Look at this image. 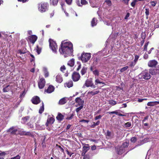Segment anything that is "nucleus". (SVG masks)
<instances>
[{
	"label": "nucleus",
	"mask_w": 159,
	"mask_h": 159,
	"mask_svg": "<svg viewBox=\"0 0 159 159\" xmlns=\"http://www.w3.org/2000/svg\"><path fill=\"white\" fill-rule=\"evenodd\" d=\"M59 51L61 54H70L73 51V44L70 42L62 41L61 42Z\"/></svg>",
	"instance_id": "1"
},
{
	"label": "nucleus",
	"mask_w": 159,
	"mask_h": 159,
	"mask_svg": "<svg viewBox=\"0 0 159 159\" xmlns=\"http://www.w3.org/2000/svg\"><path fill=\"white\" fill-rule=\"evenodd\" d=\"M150 72H148L147 70H145L142 71L139 75V78L140 79H143L146 80H148L151 78V76Z\"/></svg>",
	"instance_id": "2"
},
{
	"label": "nucleus",
	"mask_w": 159,
	"mask_h": 159,
	"mask_svg": "<svg viewBox=\"0 0 159 159\" xmlns=\"http://www.w3.org/2000/svg\"><path fill=\"white\" fill-rule=\"evenodd\" d=\"M91 57L90 53L83 52L81 54L80 59L83 63H86L89 60Z\"/></svg>",
	"instance_id": "3"
},
{
	"label": "nucleus",
	"mask_w": 159,
	"mask_h": 159,
	"mask_svg": "<svg viewBox=\"0 0 159 159\" xmlns=\"http://www.w3.org/2000/svg\"><path fill=\"white\" fill-rule=\"evenodd\" d=\"M49 41L50 48L53 52L55 53H56L57 49V46L56 42L52 39H49Z\"/></svg>",
	"instance_id": "4"
},
{
	"label": "nucleus",
	"mask_w": 159,
	"mask_h": 159,
	"mask_svg": "<svg viewBox=\"0 0 159 159\" xmlns=\"http://www.w3.org/2000/svg\"><path fill=\"white\" fill-rule=\"evenodd\" d=\"M48 6V4L47 3H39L38 4V9L41 12H43L46 11Z\"/></svg>",
	"instance_id": "5"
},
{
	"label": "nucleus",
	"mask_w": 159,
	"mask_h": 159,
	"mask_svg": "<svg viewBox=\"0 0 159 159\" xmlns=\"http://www.w3.org/2000/svg\"><path fill=\"white\" fill-rule=\"evenodd\" d=\"M84 85L87 87H91L93 89H94L96 88L95 85H94L93 83L92 79H88L87 80L85 81Z\"/></svg>",
	"instance_id": "6"
},
{
	"label": "nucleus",
	"mask_w": 159,
	"mask_h": 159,
	"mask_svg": "<svg viewBox=\"0 0 159 159\" xmlns=\"http://www.w3.org/2000/svg\"><path fill=\"white\" fill-rule=\"evenodd\" d=\"M149 71L152 75H159V66L155 67L154 69H149Z\"/></svg>",
	"instance_id": "7"
},
{
	"label": "nucleus",
	"mask_w": 159,
	"mask_h": 159,
	"mask_svg": "<svg viewBox=\"0 0 159 159\" xmlns=\"http://www.w3.org/2000/svg\"><path fill=\"white\" fill-rule=\"evenodd\" d=\"M72 77L73 80L76 82L80 80V76L79 73L75 71L72 74Z\"/></svg>",
	"instance_id": "8"
},
{
	"label": "nucleus",
	"mask_w": 159,
	"mask_h": 159,
	"mask_svg": "<svg viewBox=\"0 0 159 159\" xmlns=\"http://www.w3.org/2000/svg\"><path fill=\"white\" fill-rule=\"evenodd\" d=\"M37 39V37L35 35H31L28 37V39L30 42L33 44L34 43Z\"/></svg>",
	"instance_id": "9"
},
{
	"label": "nucleus",
	"mask_w": 159,
	"mask_h": 159,
	"mask_svg": "<svg viewBox=\"0 0 159 159\" xmlns=\"http://www.w3.org/2000/svg\"><path fill=\"white\" fill-rule=\"evenodd\" d=\"M45 79L43 78H41L40 79L38 82V86L40 89H42L44 87L45 84Z\"/></svg>",
	"instance_id": "10"
},
{
	"label": "nucleus",
	"mask_w": 159,
	"mask_h": 159,
	"mask_svg": "<svg viewBox=\"0 0 159 159\" xmlns=\"http://www.w3.org/2000/svg\"><path fill=\"white\" fill-rule=\"evenodd\" d=\"M158 62L155 60H152L149 61L148 63V66L149 67H155Z\"/></svg>",
	"instance_id": "11"
},
{
	"label": "nucleus",
	"mask_w": 159,
	"mask_h": 159,
	"mask_svg": "<svg viewBox=\"0 0 159 159\" xmlns=\"http://www.w3.org/2000/svg\"><path fill=\"white\" fill-rule=\"evenodd\" d=\"M55 90V87L52 85H49L47 89H45L44 91L47 93H50L53 92Z\"/></svg>",
	"instance_id": "12"
},
{
	"label": "nucleus",
	"mask_w": 159,
	"mask_h": 159,
	"mask_svg": "<svg viewBox=\"0 0 159 159\" xmlns=\"http://www.w3.org/2000/svg\"><path fill=\"white\" fill-rule=\"evenodd\" d=\"M55 121V119L53 117H48L45 124L46 126L47 127L49 124H52Z\"/></svg>",
	"instance_id": "13"
},
{
	"label": "nucleus",
	"mask_w": 159,
	"mask_h": 159,
	"mask_svg": "<svg viewBox=\"0 0 159 159\" xmlns=\"http://www.w3.org/2000/svg\"><path fill=\"white\" fill-rule=\"evenodd\" d=\"M31 102L33 104L36 105L40 102V100L39 97L35 96L32 98Z\"/></svg>",
	"instance_id": "14"
},
{
	"label": "nucleus",
	"mask_w": 159,
	"mask_h": 159,
	"mask_svg": "<svg viewBox=\"0 0 159 159\" xmlns=\"http://www.w3.org/2000/svg\"><path fill=\"white\" fill-rule=\"evenodd\" d=\"M116 151L118 154L121 155L124 152L125 150L120 146L116 148Z\"/></svg>",
	"instance_id": "15"
},
{
	"label": "nucleus",
	"mask_w": 159,
	"mask_h": 159,
	"mask_svg": "<svg viewBox=\"0 0 159 159\" xmlns=\"http://www.w3.org/2000/svg\"><path fill=\"white\" fill-rule=\"evenodd\" d=\"M17 131V129H14V127L13 126L10 128L8 129L7 131V132H10L11 134H15L16 132Z\"/></svg>",
	"instance_id": "16"
},
{
	"label": "nucleus",
	"mask_w": 159,
	"mask_h": 159,
	"mask_svg": "<svg viewBox=\"0 0 159 159\" xmlns=\"http://www.w3.org/2000/svg\"><path fill=\"white\" fill-rule=\"evenodd\" d=\"M159 104V101L150 102L147 103V105L148 106L153 107L155 105Z\"/></svg>",
	"instance_id": "17"
},
{
	"label": "nucleus",
	"mask_w": 159,
	"mask_h": 159,
	"mask_svg": "<svg viewBox=\"0 0 159 159\" xmlns=\"http://www.w3.org/2000/svg\"><path fill=\"white\" fill-rule=\"evenodd\" d=\"M75 101L79 105H83L84 102L80 98H76L75 99Z\"/></svg>",
	"instance_id": "18"
},
{
	"label": "nucleus",
	"mask_w": 159,
	"mask_h": 159,
	"mask_svg": "<svg viewBox=\"0 0 159 159\" xmlns=\"http://www.w3.org/2000/svg\"><path fill=\"white\" fill-rule=\"evenodd\" d=\"M64 116L61 113H58L57 116L56 117V119L58 121H61L64 119Z\"/></svg>",
	"instance_id": "19"
},
{
	"label": "nucleus",
	"mask_w": 159,
	"mask_h": 159,
	"mask_svg": "<svg viewBox=\"0 0 159 159\" xmlns=\"http://www.w3.org/2000/svg\"><path fill=\"white\" fill-rule=\"evenodd\" d=\"M75 64V59L72 58L67 63V65L71 67H73Z\"/></svg>",
	"instance_id": "20"
},
{
	"label": "nucleus",
	"mask_w": 159,
	"mask_h": 159,
	"mask_svg": "<svg viewBox=\"0 0 159 159\" xmlns=\"http://www.w3.org/2000/svg\"><path fill=\"white\" fill-rule=\"evenodd\" d=\"M56 81L59 83H61L63 81V79L60 75H57L56 77Z\"/></svg>",
	"instance_id": "21"
},
{
	"label": "nucleus",
	"mask_w": 159,
	"mask_h": 159,
	"mask_svg": "<svg viewBox=\"0 0 159 159\" xmlns=\"http://www.w3.org/2000/svg\"><path fill=\"white\" fill-rule=\"evenodd\" d=\"M86 145V144H85ZM87 146H84L83 147V151L84 153H86L90 148L88 144H86Z\"/></svg>",
	"instance_id": "22"
},
{
	"label": "nucleus",
	"mask_w": 159,
	"mask_h": 159,
	"mask_svg": "<svg viewBox=\"0 0 159 159\" xmlns=\"http://www.w3.org/2000/svg\"><path fill=\"white\" fill-rule=\"evenodd\" d=\"M67 102V100L65 98H63L60 100L59 102V104L60 105H63Z\"/></svg>",
	"instance_id": "23"
},
{
	"label": "nucleus",
	"mask_w": 159,
	"mask_h": 159,
	"mask_svg": "<svg viewBox=\"0 0 159 159\" xmlns=\"http://www.w3.org/2000/svg\"><path fill=\"white\" fill-rule=\"evenodd\" d=\"M108 113L109 114H115L117 115H118L119 116H126L125 115L120 113L116 111L109 112Z\"/></svg>",
	"instance_id": "24"
},
{
	"label": "nucleus",
	"mask_w": 159,
	"mask_h": 159,
	"mask_svg": "<svg viewBox=\"0 0 159 159\" xmlns=\"http://www.w3.org/2000/svg\"><path fill=\"white\" fill-rule=\"evenodd\" d=\"M30 119L29 116H25L22 118V123L23 124L25 123Z\"/></svg>",
	"instance_id": "25"
},
{
	"label": "nucleus",
	"mask_w": 159,
	"mask_h": 159,
	"mask_svg": "<svg viewBox=\"0 0 159 159\" xmlns=\"http://www.w3.org/2000/svg\"><path fill=\"white\" fill-rule=\"evenodd\" d=\"M87 69V67L84 66L83 67L81 70V74L82 75H84L86 73Z\"/></svg>",
	"instance_id": "26"
},
{
	"label": "nucleus",
	"mask_w": 159,
	"mask_h": 159,
	"mask_svg": "<svg viewBox=\"0 0 159 159\" xmlns=\"http://www.w3.org/2000/svg\"><path fill=\"white\" fill-rule=\"evenodd\" d=\"M97 19L95 18H93L91 21V26L92 27L95 26L97 25Z\"/></svg>",
	"instance_id": "27"
},
{
	"label": "nucleus",
	"mask_w": 159,
	"mask_h": 159,
	"mask_svg": "<svg viewBox=\"0 0 159 159\" xmlns=\"http://www.w3.org/2000/svg\"><path fill=\"white\" fill-rule=\"evenodd\" d=\"M11 89V86H10L9 85H7L6 87L4 88L3 89V91L4 92H8Z\"/></svg>",
	"instance_id": "28"
},
{
	"label": "nucleus",
	"mask_w": 159,
	"mask_h": 159,
	"mask_svg": "<svg viewBox=\"0 0 159 159\" xmlns=\"http://www.w3.org/2000/svg\"><path fill=\"white\" fill-rule=\"evenodd\" d=\"M98 84H103L104 85H106V84L104 83V82L103 81H101L99 79H96L95 80V85H97Z\"/></svg>",
	"instance_id": "29"
},
{
	"label": "nucleus",
	"mask_w": 159,
	"mask_h": 159,
	"mask_svg": "<svg viewBox=\"0 0 159 159\" xmlns=\"http://www.w3.org/2000/svg\"><path fill=\"white\" fill-rule=\"evenodd\" d=\"M93 66H96L97 65L98 63V58L97 57H94L93 59Z\"/></svg>",
	"instance_id": "30"
},
{
	"label": "nucleus",
	"mask_w": 159,
	"mask_h": 159,
	"mask_svg": "<svg viewBox=\"0 0 159 159\" xmlns=\"http://www.w3.org/2000/svg\"><path fill=\"white\" fill-rule=\"evenodd\" d=\"M108 102L109 104L112 106H114L117 104L116 102L112 99L109 100Z\"/></svg>",
	"instance_id": "31"
},
{
	"label": "nucleus",
	"mask_w": 159,
	"mask_h": 159,
	"mask_svg": "<svg viewBox=\"0 0 159 159\" xmlns=\"http://www.w3.org/2000/svg\"><path fill=\"white\" fill-rule=\"evenodd\" d=\"M44 110V104L43 102H42V104L41 106L40 107L39 110V113L40 114H42Z\"/></svg>",
	"instance_id": "32"
},
{
	"label": "nucleus",
	"mask_w": 159,
	"mask_h": 159,
	"mask_svg": "<svg viewBox=\"0 0 159 159\" xmlns=\"http://www.w3.org/2000/svg\"><path fill=\"white\" fill-rule=\"evenodd\" d=\"M129 145L128 142H125L122 143V145L120 146L121 147H122L125 150V148L128 147Z\"/></svg>",
	"instance_id": "33"
},
{
	"label": "nucleus",
	"mask_w": 159,
	"mask_h": 159,
	"mask_svg": "<svg viewBox=\"0 0 159 159\" xmlns=\"http://www.w3.org/2000/svg\"><path fill=\"white\" fill-rule=\"evenodd\" d=\"M66 86L69 88L72 87L73 86V83L72 81H69L67 83Z\"/></svg>",
	"instance_id": "34"
},
{
	"label": "nucleus",
	"mask_w": 159,
	"mask_h": 159,
	"mask_svg": "<svg viewBox=\"0 0 159 159\" xmlns=\"http://www.w3.org/2000/svg\"><path fill=\"white\" fill-rule=\"evenodd\" d=\"M100 123L99 120H98L96 123L93 122V124L91 125V127L92 128H94L96 126L98 125Z\"/></svg>",
	"instance_id": "35"
},
{
	"label": "nucleus",
	"mask_w": 159,
	"mask_h": 159,
	"mask_svg": "<svg viewBox=\"0 0 159 159\" xmlns=\"http://www.w3.org/2000/svg\"><path fill=\"white\" fill-rule=\"evenodd\" d=\"M99 91H89L88 92V94H91L92 95H93L96 94H98L99 93Z\"/></svg>",
	"instance_id": "36"
},
{
	"label": "nucleus",
	"mask_w": 159,
	"mask_h": 159,
	"mask_svg": "<svg viewBox=\"0 0 159 159\" xmlns=\"http://www.w3.org/2000/svg\"><path fill=\"white\" fill-rule=\"evenodd\" d=\"M46 138L45 136L44 137L43 139V140L42 142V145L43 148H44L46 147Z\"/></svg>",
	"instance_id": "37"
},
{
	"label": "nucleus",
	"mask_w": 159,
	"mask_h": 159,
	"mask_svg": "<svg viewBox=\"0 0 159 159\" xmlns=\"http://www.w3.org/2000/svg\"><path fill=\"white\" fill-rule=\"evenodd\" d=\"M25 135L28 136L32 138H34V135L33 134V133L29 131L26 132L25 134Z\"/></svg>",
	"instance_id": "38"
},
{
	"label": "nucleus",
	"mask_w": 159,
	"mask_h": 159,
	"mask_svg": "<svg viewBox=\"0 0 159 159\" xmlns=\"http://www.w3.org/2000/svg\"><path fill=\"white\" fill-rule=\"evenodd\" d=\"M42 50V48L40 47L38 45H37L36 46V52L38 54H39L41 52Z\"/></svg>",
	"instance_id": "39"
},
{
	"label": "nucleus",
	"mask_w": 159,
	"mask_h": 159,
	"mask_svg": "<svg viewBox=\"0 0 159 159\" xmlns=\"http://www.w3.org/2000/svg\"><path fill=\"white\" fill-rule=\"evenodd\" d=\"M56 146L59 148L60 149V151L64 153V149L63 148H64V146L63 145H62V147L60 145H58L57 144Z\"/></svg>",
	"instance_id": "40"
},
{
	"label": "nucleus",
	"mask_w": 159,
	"mask_h": 159,
	"mask_svg": "<svg viewBox=\"0 0 159 159\" xmlns=\"http://www.w3.org/2000/svg\"><path fill=\"white\" fill-rule=\"evenodd\" d=\"M93 74L95 76H98L99 75V71L97 69H95L93 71Z\"/></svg>",
	"instance_id": "41"
},
{
	"label": "nucleus",
	"mask_w": 159,
	"mask_h": 159,
	"mask_svg": "<svg viewBox=\"0 0 159 159\" xmlns=\"http://www.w3.org/2000/svg\"><path fill=\"white\" fill-rule=\"evenodd\" d=\"M80 3L82 6L88 4V2L86 0H80Z\"/></svg>",
	"instance_id": "42"
},
{
	"label": "nucleus",
	"mask_w": 159,
	"mask_h": 159,
	"mask_svg": "<svg viewBox=\"0 0 159 159\" xmlns=\"http://www.w3.org/2000/svg\"><path fill=\"white\" fill-rule=\"evenodd\" d=\"M49 14L50 17H52L54 15V10H50L49 11Z\"/></svg>",
	"instance_id": "43"
},
{
	"label": "nucleus",
	"mask_w": 159,
	"mask_h": 159,
	"mask_svg": "<svg viewBox=\"0 0 159 159\" xmlns=\"http://www.w3.org/2000/svg\"><path fill=\"white\" fill-rule=\"evenodd\" d=\"M128 68V66H126L125 67H123V68H121L120 69V71L121 72H124V71L126 70Z\"/></svg>",
	"instance_id": "44"
},
{
	"label": "nucleus",
	"mask_w": 159,
	"mask_h": 159,
	"mask_svg": "<svg viewBox=\"0 0 159 159\" xmlns=\"http://www.w3.org/2000/svg\"><path fill=\"white\" fill-rule=\"evenodd\" d=\"M59 0H50L52 2V4L53 5H57L58 2Z\"/></svg>",
	"instance_id": "45"
},
{
	"label": "nucleus",
	"mask_w": 159,
	"mask_h": 159,
	"mask_svg": "<svg viewBox=\"0 0 159 159\" xmlns=\"http://www.w3.org/2000/svg\"><path fill=\"white\" fill-rule=\"evenodd\" d=\"M137 140V139L136 137H133L131 138L130 139V141L131 142L133 143H135Z\"/></svg>",
	"instance_id": "46"
},
{
	"label": "nucleus",
	"mask_w": 159,
	"mask_h": 159,
	"mask_svg": "<svg viewBox=\"0 0 159 159\" xmlns=\"http://www.w3.org/2000/svg\"><path fill=\"white\" fill-rule=\"evenodd\" d=\"M150 13L149 9V8L145 9V14L147 16H148Z\"/></svg>",
	"instance_id": "47"
},
{
	"label": "nucleus",
	"mask_w": 159,
	"mask_h": 159,
	"mask_svg": "<svg viewBox=\"0 0 159 159\" xmlns=\"http://www.w3.org/2000/svg\"><path fill=\"white\" fill-rule=\"evenodd\" d=\"M74 116V115L73 113L71 114L69 116H67V117L66 118V119L68 120H70L73 118V117Z\"/></svg>",
	"instance_id": "48"
},
{
	"label": "nucleus",
	"mask_w": 159,
	"mask_h": 159,
	"mask_svg": "<svg viewBox=\"0 0 159 159\" xmlns=\"http://www.w3.org/2000/svg\"><path fill=\"white\" fill-rule=\"evenodd\" d=\"M149 42H148L146 43L144 45L143 48V51H147L148 46L149 44Z\"/></svg>",
	"instance_id": "49"
},
{
	"label": "nucleus",
	"mask_w": 159,
	"mask_h": 159,
	"mask_svg": "<svg viewBox=\"0 0 159 159\" xmlns=\"http://www.w3.org/2000/svg\"><path fill=\"white\" fill-rule=\"evenodd\" d=\"M83 105H81L80 107L76 108L75 111L77 112H78L83 107Z\"/></svg>",
	"instance_id": "50"
},
{
	"label": "nucleus",
	"mask_w": 159,
	"mask_h": 159,
	"mask_svg": "<svg viewBox=\"0 0 159 159\" xmlns=\"http://www.w3.org/2000/svg\"><path fill=\"white\" fill-rule=\"evenodd\" d=\"M139 56L137 55H135L134 59V61L136 63L138 61V60L139 58Z\"/></svg>",
	"instance_id": "51"
},
{
	"label": "nucleus",
	"mask_w": 159,
	"mask_h": 159,
	"mask_svg": "<svg viewBox=\"0 0 159 159\" xmlns=\"http://www.w3.org/2000/svg\"><path fill=\"white\" fill-rule=\"evenodd\" d=\"M105 2L109 6H110L111 5V2L110 0H106L105 1Z\"/></svg>",
	"instance_id": "52"
},
{
	"label": "nucleus",
	"mask_w": 159,
	"mask_h": 159,
	"mask_svg": "<svg viewBox=\"0 0 159 159\" xmlns=\"http://www.w3.org/2000/svg\"><path fill=\"white\" fill-rule=\"evenodd\" d=\"M66 69V68L64 65L62 66L60 68L61 71L63 73L64 72V71Z\"/></svg>",
	"instance_id": "53"
},
{
	"label": "nucleus",
	"mask_w": 159,
	"mask_h": 159,
	"mask_svg": "<svg viewBox=\"0 0 159 159\" xmlns=\"http://www.w3.org/2000/svg\"><path fill=\"white\" fill-rule=\"evenodd\" d=\"M77 64H78V66L76 69V71H78L81 68V64L80 62L78 61L77 62Z\"/></svg>",
	"instance_id": "54"
},
{
	"label": "nucleus",
	"mask_w": 159,
	"mask_h": 159,
	"mask_svg": "<svg viewBox=\"0 0 159 159\" xmlns=\"http://www.w3.org/2000/svg\"><path fill=\"white\" fill-rule=\"evenodd\" d=\"M6 154L5 152H2L1 153H0V159H4L3 157H2V156L5 155Z\"/></svg>",
	"instance_id": "55"
},
{
	"label": "nucleus",
	"mask_w": 159,
	"mask_h": 159,
	"mask_svg": "<svg viewBox=\"0 0 159 159\" xmlns=\"http://www.w3.org/2000/svg\"><path fill=\"white\" fill-rule=\"evenodd\" d=\"M150 3L151 6H152L153 7H154L156 6V4L157 3V2L153 1L150 2Z\"/></svg>",
	"instance_id": "56"
},
{
	"label": "nucleus",
	"mask_w": 159,
	"mask_h": 159,
	"mask_svg": "<svg viewBox=\"0 0 159 159\" xmlns=\"http://www.w3.org/2000/svg\"><path fill=\"white\" fill-rule=\"evenodd\" d=\"M44 76L45 78L49 76L48 72L46 70H45L44 71Z\"/></svg>",
	"instance_id": "57"
},
{
	"label": "nucleus",
	"mask_w": 159,
	"mask_h": 159,
	"mask_svg": "<svg viewBox=\"0 0 159 159\" xmlns=\"http://www.w3.org/2000/svg\"><path fill=\"white\" fill-rule=\"evenodd\" d=\"M102 116H103L102 115H99L98 116H97L95 117L94 119L95 120H97L98 119H100Z\"/></svg>",
	"instance_id": "58"
},
{
	"label": "nucleus",
	"mask_w": 159,
	"mask_h": 159,
	"mask_svg": "<svg viewBox=\"0 0 159 159\" xmlns=\"http://www.w3.org/2000/svg\"><path fill=\"white\" fill-rule=\"evenodd\" d=\"M136 63L134 61H132L130 62L129 65V66L130 67H132L134 66L136 64Z\"/></svg>",
	"instance_id": "59"
},
{
	"label": "nucleus",
	"mask_w": 159,
	"mask_h": 159,
	"mask_svg": "<svg viewBox=\"0 0 159 159\" xmlns=\"http://www.w3.org/2000/svg\"><path fill=\"white\" fill-rule=\"evenodd\" d=\"M131 125L130 122H127L125 124L126 127H130Z\"/></svg>",
	"instance_id": "60"
},
{
	"label": "nucleus",
	"mask_w": 159,
	"mask_h": 159,
	"mask_svg": "<svg viewBox=\"0 0 159 159\" xmlns=\"http://www.w3.org/2000/svg\"><path fill=\"white\" fill-rule=\"evenodd\" d=\"M111 132L109 130H107L106 134V136L108 137H110L111 135Z\"/></svg>",
	"instance_id": "61"
},
{
	"label": "nucleus",
	"mask_w": 159,
	"mask_h": 159,
	"mask_svg": "<svg viewBox=\"0 0 159 159\" xmlns=\"http://www.w3.org/2000/svg\"><path fill=\"white\" fill-rule=\"evenodd\" d=\"M141 37L142 38V39L143 40H144L146 38V34H143V33H142L141 34Z\"/></svg>",
	"instance_id": "62"
},
{
	"label": "nucleus",
	"mask_w": 159,
	"mask_h": 159,
	"mask_svg": "<svg viewBox=\"0 0 159 159\" xmlns=\"http://www.w3.org/2000/svg\"><path fill=\"white\" fill-rule=\"evenodd\" d=\"M136 2V1L134 0H133V2L131 3V6L132 7H134L135 6Z\"/></svg>",
	"instance_id": "63"
},
{
	"label": "nucleus",
	"mask_w": 159,
	"mask_h": 159,
	"mask_svg": "<svg viewBox=\"0 0 159 159\" xmlns=\"http://www.w3.org/2000/svg\"><path fill=\"white\" fill-rule=\"evenodd\" d=\"M83 159H89V154H87L84 157Z\"/></svg>",
	"instance_id": "64"
}]
</instances>
